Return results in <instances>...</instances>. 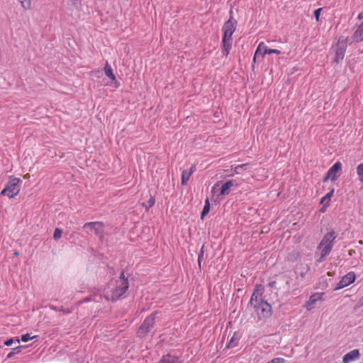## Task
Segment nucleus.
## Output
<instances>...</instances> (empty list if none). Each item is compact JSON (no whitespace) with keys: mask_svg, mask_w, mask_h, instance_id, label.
I'll return each mask as SVG.
<instances>
[{"mask_svg":"<svg viewBox=\"0 0 363 363\" xmlns=\"http://www.w3.org/2000/svg\"><path fill=\"white\" fill-rule=\"evenodd\" d=\"M264 287L257 284L252 294L250 304L255 311L259 320L266 319L272 315V306L263 300Z\"/></svg>","mask_w":363,"mask_h":363,"instance_id":"f257e3e1","label":"nucleus"},{"mask_svg":"<svg viewBox=\"0 0 363 363\" xmlns=\"http://www.w3.org/2000/svg\"><path fill=\"white\" fill-rule=\"evenodd\" d=\"M237 27V21L231 16L229 19L225 21L222 27V53L227 57L232 48L233 38L232 36L235 33Z\"/></svg>","mask_w":363,"mask_h":363,"instance_id":"f03ea898","label":"nucleus"},{"mask_svg":"<svg viewBox=\"0 0 363 363\" xmlns=\"http://www.w3.org/2000/svg\"><path fill=\"white\" fill-rule=\"evenodd\" d=\"M129 283L128 279L125 278L124 272H122L118 280L115 281L110 293L106 292L105 298L106 300L114 302L121 297L128 290Z\"/></svg>","mask_w":363,"mask_h":363,"instance_id":"7ed1b4c3","label":"nucleus"},{"mask_svg":"<svg viewBox=\"0 0 363 363\" xmlns=\"http://www.w3.org/2000/svg\"><path fill=\"white\" fill-rule=\"evenodd\" d=\"M335 238L336 234L333 230L327 233L323 236L317 247L316 253L320 255V258L318 259V262H322L331 252Z\"/></svg>","mask_w":363,"mask_h":363,"instance_id":"20e7f679","label":"nucleus"},{"mask_svg":"<svg viewBox=\"0 0 363 363\" xmlns=\"http://www.w3.org/2000/svg\"><path fill=\"white\" fill-rule=\"evenodd\" d=\"M21 180L16 177H10L4 189L1 191V195L6 196L12 199L17 196L21 191Z\"/></svg>","mask_w":363,"mask_h":363,"instance_id":"39448f33","label":"nucleus"},{"mask_svg":"<svg viewBox=\"0 0 363 363\" xmlns=\"http://www.w3.org/2000/svg\"><path fill=\"white\" fill-rule=\"evenodd\" d=\"M156 314L157 313L155 312L146 317L137 330L138 337L143 338L150 332L155 323Z\"/></svg>","mask_w":363,"mask_h":363,"instance_id":"423d86ee","label":"nucleus"},{"mask_svg":"<svg viewBox=\"0 0 363 363\" xmlns=\"http://www.w3.org/2000/svg\"><path fill=\"white\" fill-rule=\"evenodd\" d=\"M335 52L334 62L336 64L340 63L344 57L347 49V43L345 42H340L339 40L337 44L333 47Z\"/></svg>","mask_w":363,"mask_h":363,"instance_id":"0eeeda50","label":"nucleus"},{"mask_svg":"<svg viewBox=\"0 0 363 363\" xmlns=\"http://www.w3.org/2000/svg\"><path fill=\"white\" fill-rule=\"evenodd\" d=\"M83 228L89 229L90 231L94 232V233L101 239L104 237V223L101 222L86 223L83 225Z\"/></svg>","mask_w":363,"mask_h":363,"instance_id":"6e6552de","label":"nucleus"},{"mask_svg":"<svg viewBox=\"0 0 363 363\" xmlns=\"http://www.w3.org/2000/svg\"><path fill=\"white\" fill-rule=\"evenodd\" d=\"M324 299V293L316 292L311 295L308 301L305 303V307L308 311H311L314 308L315 305L318 301H321Z\"/></svg>","mask_w":363,"mask_h":363,"instance_id":"1a4fd4ad","label":"nucleus"},{"mask_svg":"<svg viewBox=\"0 0 363 363\" xmlns=\"http://www.w3.org/2000/svg\"><path fill=\"white\" fill-rule=\"evenodd\" d=\"M355 279L356 275L354 272H350L342 277L341 280L337 283L335 289H340L346 287L354 282Z\"/></svg>","mask_w":363,"mask_h":363,"instance_id":"9d476101","label":"nucleus"},{"mask_svg":"<svg viewBox=\"0 0 363 363\" xmlns=\"http://www.w3.org/2000/svg\"><path fill=\"white\" fill-rule=\"evenodd\" d=\"M266 54H281V51L277 49H269L264 42H260L256 50V55H260L262 57Z\"/></svg>","mask_w":363,"mask_h":363,"instance_id":"9b49d317","label":"nucleus"},{"mask_svg":"<svg viewBox=\"0 0 363 363\" xmlns=\"http://www.w3.org/2000/svg\"><path fill=\"white\" fill-rule=\"evenodd\" d=\"M363 41V21L357 26L356 30L349 40V43H358Z\"/></svg>","mask_w":363,"mask_h":363,"instance_id":"f8f14e48","label":"nucleus"},{"mask_svg":"<svg viewBox=\"0 0 363 363\" xmlns=\"http://www.w3.org/2000/svg\"><path fill=\"white\" fill-rule=\"evenodd\" d=\"M341 168L342 163L337 161L328 169V176H331V181L333 182H335L337 180L338 177L337 174L341 169Z\"/></svg>","mask_w":363,"mask_h":363,"instance_id":"ddd939ff","label":"nucleus"},{"mask_svg":"<svg viewBox=\"0 0 363 363\" xmlns=\"http://www.w3.org/2000/svg\"><path fill=\"white\" fill-rule=\"evenodd\" d=\"M104 71L106 76L114 82L115 87L118 88L120 84L117 81L116 77L113 72L111 66L109 65V63L108 62H106L105 64V66L104 67Z\"/></svg>","mask_w":363,"mask_h":363,"instance_id":"4468645a","label":"nucleus"},{"mask_svg":"<svg viewBox=\"0 0 363 363\" xmlns=\"http://www.w3.org/2000/svg\"><path fill=\"white\" fill-rule=\"evenodd\" d=\"M359 352L355 349L345 354L342 359L343 363H350L359 357Z\"/></svg>","mask_w":363,"mask_h":363,"instance_id":"2eb2a0df","label":"nucleus"},{"mask_svg":"<svg viewBox=\"0 0 363 363\" xmlns=\"http://www.w3.org/2000/svg\"><path fill=\"white\" fill-rule=\"evenodd\" d=\"M233 185H234L233 180H228L226 182H225L220 188V195L225 196V195L229 194L230 188Z\"/></svg>","mask_w":363,"mask_h":363,"instance_id":"dca6fc26","label":"nucleus"},{"mask_svg":"<svg viewBox=\"0 0 363 363\" xmlns=\"http://www.w3.org/2000/svg\"><path fill=\"white\" fill-rule=\"evenodd\" d=\"M160 363H181V362L177 357L171 354H167L163 356Z\"/></svg>","mask_w":363,"mask_h":363,"instance_id":"f3484780","label":"nucleus"},{"mask_svg":"<svg viewBox=\"0 0 363 363\" xmlns=\"http://www.w3.org/2000/svg\"><path fill=\"white\" fill-rule=\"evenodd\" d=\"M250 165V163L241 164L235 166L233 168L234 174H241L242 170H247V167Z\"/></svg>","mask_w":363,"mask_h":363,"instance_id":"a211bd4d","label":"nucleus"},{"mask_svg":"<svg viewBox=\"0 0 363 363\" xmlns=\"http://www.w3.org/2000/svg\"><path fill=\"white\" fill-rule=\"evenodd\" d=\"M300 257L301 252L298 250H294L288 255V260L291 262H295Z\"/></svg>","mask_w":363,"mask_h":363,"instance_id":"6ab92c4d","label":"nucleus"},{"mask_svg":"<svg viewBox=\"0 0 363 363\" xmlns=\"http://www.w3.org/2000/svg\"><path fill=\"white\" fill-rule=\"evenodd\" d=\"M191 172L187 170H184L182 173L181 183L182 185H186L191 177Z\"/></svg>","mask_w":363,"mask_h":363,"instance_id":"aec40b11","label":"nucleus"},{"mask_svg":"<svg viewBox=\"0 0 363 363\" xmlns=\"http://www.w3.org/2000/svg\"><path fill=\"white\" fill-rule=\"evenodd\" d=\"M209 211H210V202H209V199L208 198H206L205 200V205H204L202 212H201V218L203 219L204 216L209 213Z\"/></svg>","mask_w":363,"mask_h":363,"instance_id":"412c9836","label":"nucleus"},{"mask_svg":"<svg viewBox=\"0 0 363 363\" xmlns=\"http://www.w3.org/2000/svg\"><path fill=\"white\" fill-rule=\"evenodd\" d=\"M357 174L359 177V180L363 182V163H360L357 167Z\"/></svg>","mask_w":363,"mask_h":363,"instance_id":"4be33fe9","label":"nucleus"},{"mask_svg":"<svg viewBox=\"0 0 363 363\" xmlns=\"http://www.w3.org/2000/svg\"><path fill=\"white\" fill-rule=\"evenodd\" d=\"M24 10L30 9L31 0H18Z\"/></svg>","mask_w":363,"mask_h":363,"instance_id":"5701e85b","label":"nucleus"},{"mask_svg":"<svg viewBox=\"0 0 363 363\" xmlns=\"http://www.w3.org/2000/svg\"><path fill=\"white\" fill-rule=\"evenodd\" d=\"M239 340V336L236 333H235L233 337H231L230 342H229V347H235L238 345V342Z\"/></svg>","mask_w":363,"mask_h":363,"instance_id":"b1692460","label":"nucleus"},{"mask_svg":"<svg viewBox=\"0 0 363 363\" xmlns=\"http://www.w3.org/2000/svg\"><path fill=\"white\" fill-rule=\"evenodd\" d=\"M320 203L323 205V207L320 209L321 212L325 211V207H327L330 204V201H328V199L325 197V196L321 199Z\"/></svg>","mask_w":363,"mask_h":363,"instance_id":"393cba45","label":"nucleus"},{"mask_svg":"<svg viewBox=\"0 0 363 363\" xmlns=\"http://www.w3.org/2000/svg\"><path fill=\"white\" fill-rule=\"evenodd\" d=\"M62 232L59 228H55L53 234V238L55 240H58L62 237Z\"/></svg>","mask_w":363,"mask_h":363,"instance_id":"a878e982","label":"nucleus"},{"mask_svg":"<svg viewBox=\"0 0 363 363\" xmlns=\"http://www.w3.org/2000/svg\"><path fill=\"white\" fill-rule=\"evenodd\" d=\"M322 11V8L317 9L314 11V16L317 22L320 21V15Z\"/></svg>","mask_w":363,"mask_h":363,"instance_id":"bb28decb","label":"nucleus"},{"mask_svg":"<svg viewBox=\"0 0 363 363\" xmlns=\"http://www.w3.org/2000/svg\"><path fill=\"white\" fill-rule=\"evenodd\" d=\"M285 360L284 358H281V357H277V358H274L273 359H272L271 361L267 362V363H284Z\"/></svg>","mask_w":363,"mask_h":363,"instance_id":"cd10ccee","label":"nucleus"},{"mask_svg":"<svg viewBox=\"0 0 363 363\" xmlns=\"http://www.w3.org/2000/svg\"><path fill=\"white\" fill-rule=\"evenodd\" d=\"M147 203H148V206L147 207V210H148L149 208H151L155 205V199L152 196H151L150 198L149 199Z\"/></svg>","mask_w":363,"mask_h":363,"instance_id":"c85d7f7f","label":"nucleus"},{"mask_svg":"<svg viewBox=\"0 0 363 363\" xmlns=\"http://www.w3.org/2000/svg\"><path fill=\"white\" fill-rule=\"evenodd\" d=\"M33 337H30V334L26 333L21 336V340L23 342H28V340H32Z\"/></svg>","mask_w":363,"mask_h":363,"instance_id":"c756f323","label":"nucleus"},{"mask_svg":"<svg viewBox=\"0 0 363 363\" xmlns=\"http://www.w3.org/2000/svg\"><path fill=\"white\" fill-rule=\"evenodd\" d=\"M333 193H334V189H332L330 192H328V194H326L325 195V197L328 199V201H330V199H331V197L333 195Z\"/></svg>","mask_w":363,"mask_h":363,"instance_id":"7c9ffc66","label":"nucleus"},{"mask_svg":"<svg viewBox=\"0 0 363 363\" xmlns=\"http://www.w3.org/2000/svg\"><path fill=\"white\" fill-rule=\"evenodd\" d=\"M13 342V340L12 338L7 340L5 341L4 344L6 346H11Z\"/></svg>","mask_w":363,"mask_h":363,"instance_id":"2f4dec72","label":"nucleus"},{"mask_svg":"<svg viewBox=\"0 0 363 363\" xmlns=\"http://www.w3.org/2000/svg\"><path fill=\"white\" fill-rule=\"evenodd\" d=\"M196 169V165L194 164L191 167L190 169L189 170H187L188 172H191V175L194 173V172L195 171Z\"/></svg>","mask_w":363,"mask_h":363,"instance_id":"473e14b6","label":"nucleus"},{"mask_svg":"<svg viewBox=\"0 0 363 363\" xmlns=\"http://www.w3.org/2000/svg\"><path fill=\"white\" fill-rule=\"evenodd\" d=\"M202 257H203V251H201V252L199 254V257H198V262H199V267H201V261Z\"/></svg>","mask_w":363,"mask_h":363,"instance_id":"72a5a7b5","label":"nucleus"},{"mask_svg":"<svg viewBox=\"0 0 363 363\" xmlns=\"http://www.w3.org/2000/svg\"><path fill=\"white\" fill-rule=\"evenodd\" d=\"M331 179V176H328V173L327 172L326 175L325 176V177L323 178V182H325L327 181L328 179Z\"/></svg>","mask_w":363,"mask_h":363,"instance_id":"f704fd0d","label":"nucleus"},{"mask_svg":"<svg viewBox=\"0 0 363 363\" xmlns=\"http://www.w3.org/2000/svg\"><path fill=\"white\" fill-rule=\"evenodd\" d=\"M357 18H358L359 20L362 19V18H363V13H359L358 14Z\"/></svg>","mask_w":363,"mask_h":363,"instance_id":"c9c22d12","label":"nucleus"},{"mask_svg":"<svg viewBox=\"0 0 363 363\" xmlns=\"http://www.w3.org/2000/svg\"><path fill=\"white\" fill-rule=\"evenodd\" d=\"M275 284H276V281H274L270 282V283L269 284V286L270 287H274V286H275Z\"/></svg>","mask_w":363,"mask_h":363,"instance_id":"e433bc0d","label":"nucleus"},{"mask_svg":"<svg viewBox=\"0 0 363 363\" xmlns=\"http://www.w3.org/2000/svg\"><path fill=\"white\" fill-rule=\"evenodd\" d=\"M259 55H256V52L255 53V55H254V57H253V62H255L257 61V57H258Z\"/></svg>","mask_w":363,"mask_h":363,"instance_id":"4c0bfd02","label":"nucleus"},{"mask_svg":"<svg viewBox=\"0 0 363 363\" xmlns=\"http://www.w3.org/2000/svg\"><path fill=\"white\" fill-rule=\"evenodd\" d=\"M91 73L100 74V70H93L91 71Z\"/></svg>","mask_w":363,"mask_h":363,"instance_id":"58836bf2","label":"nucleus"},{"mask_svg":"<svg viewBox=\"0 0 363 363\" xmlns=\"http://www.w3.org/2000/svg\"><path fill=\"white\" fill-rule=\"evenodd\" d=\"M29 177H30L29 174H25V175H24V178H25V179H28V178H29Z\"/></svg>","mask_w":363,"mask_h":363,"instance_id":"ea45409f","label":"nucleus"},{"mask_svg":"<svg viewBox=\"0 0 363 363\" xmlns=\"http://www.w3.org/2000/svg\"><path fill=\"white\" fill-rule=\"evenodd\" d=\"M216 186V185H214V186L212 187V189H211V192H212V193L215 191Z\"/></svg>","mask_w":363,"mask_h":363,"instance_id":"a19ab883","label":"nucleus"},{"mask_svg":"<svg viewBox=\"0 0 363 363\" xmlns=\"http://www.w3.org/2000/svg\"><path fill=\"white\" fill-rule=\"evenodd\" d=\"M18 255H19V253L18 252H14V255L18 256Z\"/></svg>","mask_w":363,"mask_h":363,"instance_id":"79ce46f5","label":"nucleus"},{"mask_svg":"<svg viewBox=\"0 0 363 363\" xmlns=\"http://www.w3.org/2000/svg\"><path fill=\"white\" fill-rule=\"evenodd\" d=\"M359 244L362 245L363 244V242L362 240H359Z\"/></svg>","mask_w":363,"mask_h":363,"instance_id":"37998d69","label":"nucleus"},{"mask_svg":"<svg viewBox=\"0 0 363 363\" xmlns=\"http://www.w3.org/2000/svg\"><path fill=\"white\" fill-rule=\"evenodd\" d=\"M11 357V353L8 354V357Z\"/></svg>","mask_w":363,"mask_h":363,"instance_id":"c03bdc74","label":"nucleus"}]
</instances>
